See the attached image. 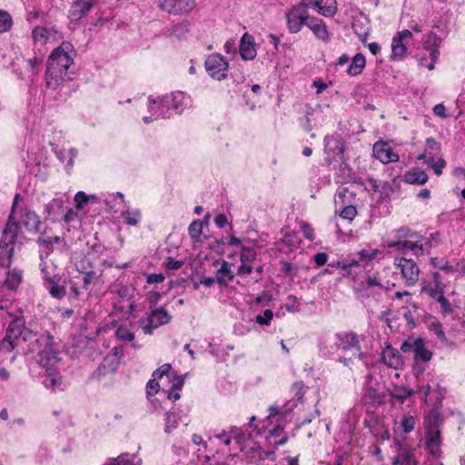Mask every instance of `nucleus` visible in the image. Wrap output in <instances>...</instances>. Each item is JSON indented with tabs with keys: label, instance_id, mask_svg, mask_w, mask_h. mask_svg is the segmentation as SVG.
I'll return each instance as SVG.
<instances>
[{
	"label": "nucleus",
	"instance_id": "aec40b11",
	"mask_svg": "<svg viewBox=\"0 0 465 465\" xmlns=\"http://www.w3.org/2000/svg\"><path fill=\"white\" fill-rule=\"evenodd\" d=\"M306 26L313 33L317 39L324 43H328L331 40V33L322 19L311 16Z\"/></svg>",
	"mask_w": 465,
	"mask_h": 465
},
{
	"label": "nucleus",
	"instance_id": "680f3d73",
	"mask_svg": "<svg viewBox=\"0 0 465 465\" xmlns=\"http://www.w3.org/2000/svg\"><path fill=\"white\" fill-rule=\"evenodd\" d=\"M272 317H273L272 311L267 309L262 314H258L255 317V322L259 325H267V326H269L271 324Z\"/></svg>",
	"mask_w": 465,
	"mask_h": 465
},
{
	"label": "nucleus",
	"instance_id": "de8ad7c7",
	"mask_svg": "<svg viewBox=\"0 0 465 465\" xmlns=\"http://www.w3.org/2000/svg\"><path fill=\"white\" fill-rule=\"evenodd\" d=\"M159 101V108L157 112V115H161V118H169L173 115V109L172 107H169L168 103H171L169 101V95H163L162 97L158 98Z\"/></svg>",
	"mask_w": 465,
	"mask_h": 465
},
{
	"label": "nucleus",
	"instance_id": "69168bd1",
	"mask_svg": "<svg viewBox=\"0 0 465 465\" xmlns=\"http://www.w3.org/2000/svg\"><path fill=\"white\" fill-rule=\"evenodd\" d=\"M427 367H428V363L420 362V361H413L412 374L416 378H419V377H420L424 373V371H426Z\"/></svg>",
	"mask_w": 465,
	"mask_h": 465
},
{
	"label": "nucleus",
	"instance_id": "c03bdc74",
	"mask_svg": "<svg viewBox=\"0 0 465 465\" xmlns=\"http://www.w3.org/2000/svg\"><path fill=\"white\" fill-rule=\"evenodd\" d=\"M42 63L43 59L38 56H34L26 60L25 67L27 71V77L32 81L34 80L35 76L38 74Z\"/></svg>",
	"mask_w": 465,
	"mask_h": 465
},
{
	"label": "nucleus",
	"instance_id": "4d7b16f0",
	"mask_svg": "<svg viewBox=\"0 0 465 465\" xmlns=\"http://www.w3.org/2000/svg\"><path fill=\"white\" fill-rule=\"evenodd\" d=\"M75 208L83 210L85 205L90 203V197L84 192H77L74 198Z\"/></svg>",
	"mask_w": 465,
	"mask_h": 465
},
{
	"label": "nucleus",
	"instance_id": "ea45409f",
	"mask_svg": "<svg viewBox=\"0 0 465 465\" xmlns=\"http://www.w3.org/2000/svg\"><path fill=\"white\" fill-rule=\"evenodd\" d=\"M235 263H222V267L218 270L216 274V282L220 284H227L231 282L233 277V272L232 267H234Z\"/></svg>",
	"mask_w": 465,
	"mask_h": 465
},
{
	"label": "nucleus",
	"instance_id": "4468645a",
	"mask_svg": "<svg viewBox=\"0 0 465 465\" xmlns=\"http://www.w3.org/2000/svg\"><path fill=\"white\" fill-rule=\"evenodd\" d=\"M412 33L411 30H402L398 32L391 40V60H402L406 56V42L411 39Z\"/></svg>",
	"mask_w": 465,
	"mask_h": 465
},
{
	"label": "nucleus",
	"instance_id": "37998d69",
	"mask_svg": "<svg viewBox=\"0 0 465 465\" xmlns=\"http://www.w3.org/2000/svg\"><path fill=\"white\" fill-rule=\"evenodd\" d=\"M53 35V32L45 26H36L32 31V38L35 43L45 44Z\"/></svg>",
	"mask_w": 465,
	"mask_h": 465
},
{
	"label": "nucleus",
	"instance_id": "8fccbe9b",
	"mask_svg": "<svg viewBox=\"0 0 465 465\" xmlns=\"http://www.w3.org/2000/svg\"><path fill=\"white\" fill-rule=\"evenodd\" d=\"M419 392L423 394L425 398L429 397L430 394L435 393L437 401H440L444 397V391L437 384L435 388H432L431 385L427 384L424 387L419 389Z\"/></svg>",
	"mask_w": 465,
	"mask_h": 465
},
{
	"label": "nucleus",
	"instance_id": "7ed1b4c3",
	"mask_svg": "<svg viewBox=\"0 0 465 465\" xmlns=\"http://www.w3.org/2000/svg\"><path fill=\"white\" fill-rule=\"evenodd\" d=\"M38 345L37 361L45 370L43 384L53 391H63L62 378L58 373L60 350L50 334H41L36 340Z\"/></svg>",
	"mask_w": 465,
	"mask_h": 465
},
{
	"label": "nucleus",
	"instance_id": "f03ea898",
	"mask_svg": "<svg viewBox=\"0 0 465 465\" xmlns=\"http://www.w3.org/2000/svg\"><path fill=\"white\" fill-rule=\"evenodd\" d=\"M75 51L70 43L64 42L54 48L47 60L45 74L46 88L55 91L74 79L75 74Z\"/></svg>",
	"mask_w": 465,
	"mask_h": 465
},
{
	"label": "nucleus",
	"instance_id": "393cba45",
	"mask_svg": "<svg viewBox=\"0 0 465 465\" xmlns=\"http://www.w3.org/2000/svg\"><path fill=\"white\" fill-rule=\"evenodd\" d=\"M336 333L324 334L319 340V350L323 357H331L339 351L338 339Z\"/></svg>",
	"mask_w": 465,
	"mask_h": 465
},
{
	"label": "nucleus",
	"instance_id": "423d86ee",
	"mask_svg": "<svg viewBox=\"0 0 465 465\" xmlns=\"http://www.w3.org/2000/svg\"><path fill=\"white\" fill-rule=\"evenodd\" d=\"M425 426V448L428 453L439 458L441 454V436L440 430V419L437 415L428 417L424 421Z\"/></svg>",
	"mask_w": 465,
	"mask_h": 465
},
{
	"label": "nucleus",
	"instance_id": "a211bd4d",
	"mask_svg": "<svg viewBox=\"0 0 465 465\" xmlns=\"http://www.w3.org/2000/svg\"><path fill=\"white\" fill-rule=\"evenodd\" d=\"M96 0H76L73 3L69 15L71 22H77L84 17L92 7L95 5Z\"/></svg>",
	"mask_w": 465,
	"mask_h": 465
},
{
	"label": "nucleus",
	"instance_id": "0eeeda50",
	"mask_svg": "<svg viewBox=\"0 0 465 465\" xmlns=\"http://www.w3.org/2000/svg\"><path fill=\"white\" fill-rule=\"evenodd\" d=\"M401 351L404 353H412L414 361L429 363L433 353L425 346V341L421 338L409 337L401 346Z\"/></svg>",
	"mask_w": 465,
	"mask_h": 465
},
{
	"label": "nucleus",
	"instance_id": "3c124183",
	"mask_svg": "<svg viewBox=\"0 0 465 465\" xmlns=\"http://www.w3.org/2000/svg\"><path fill=\"white\" fill-rule=\"evenodd\" d=\"M14 22L11 15L0 9V34L9 32L13 27Z\"/></svg>",
	"mask_w": 465,
	"mask_h": 465
},
{
	"label": "nucleus",
	"instance_id": "6e6552de",
	"mask_svg": "<svg viewBox=\"0 0 465 465\" xmlns=\"http://www.w3.org/2000/svg\"><path fill=\"white\" fill-rule=\"evenodd\" d=\"M307 8V4L301 3L293 5L286 13V24L291 34H297L302 30L303 25H307L311 17Z\"/></svg>",
	"mask_w": 465,
	"mask_h": 465
},
{
	"label": "nucleus",
	"instance_id": "412c9836",
	"mask_svg": "<svg viewBox=\"0 0 465 465\" xmlns=\"http://www.w3.org/2000/svg\"><path fill=\"white\" fill-rule=\"evenodd\" d=\"M381 361L389 368L399 370L403 365V359L401 352L393 347L386 346L381 353Z\"/></svg>",
	"mask_w": 465,
	"mask_h": 465
},
{
	"label": "nucleus",
	"instance_id": "c85d7f7f",
	"mask_svg": "<svg viewBox=\"0 0 465 465\" xmlns=\"http://www.w3.org/2000/svg\"><path fill=\"white\" fill-rule=\"evenodd\" d=\"M210 214L207 213L203 220H193L188 227V234L192 240V242L195 245L202 242V234L204 226L208 225V219Z\"/></svg>",
	"mask_w": 465,
	"mask_h": 465
},
{
	"label": "nucleus",
	"instance_id": "6e6d98bb",
	"mask_svg": "<svg viewBox=\"0 0 465 465\" xmlns=\"http://www.w3.org/2000/svg\"><path fill=\"white\" fill-rule=\"evenodd\" d=\"M256 256V251L252 246H241V261L240 262H253Z\"/></svg>",
	"mask_w": 465,
	"mask_h": 465
},
{
	"label": "nucleus",
	"instance_id": "49530a36",
	"mask_svg": "<svg viewBox=\"0 0 465 465\" xmlns=\"http://www.w3.org/2000/svg\"><path fill=\"white\" fill-rule=\"evenodd\" d=\"M392 465H418V461L410 452H401L392 460Z\"/></svg>",
	"mask_w": 465,
	"mask_h": 465
},
{
	"label": "nucleus",
	"instance_id": "f3484780",
	"mask_svg": "<svg viewBox=\"0 0 465 465\" xmlns=\"http://www.w3.org/2000/svg\"><path fill=\"white\" fill-rule=\"evenodd\" d=\"M338 339L339 350L344 351H355L361 356V346L358 335L354 332H337L336 338Z\"/></svg>",
	"mask_w": 465,
	"mask_h": 465
},
{
	"label": "nucleus",
	"instance_id": "0e129e2a",
	"mask_svg": "<svg viewBox=\"0 0 465 465\" xmlns=\"http://www.w3.org/2000/svg\"><path fill=\"white\" fill-rule=\"evenodd\" d=\"M356 214H357L356 208L352 205H348V206L343 207L340 213V216L342 219H346L349 221L353 220V218L356 216Z\"/></svg>",
	"mask_w": 465,
	"mask_h": 465
},
{
	"label": "nucleus",
	"instance_id": "9d476101",
	"mask_svg": "<svg viewBox=\"0 0 465 465\" xmlns=\"http://www.w3.org/2000/svg\"><path fill=\"white\" fill-rule=\"evenodd\" d=\"M306 391V387L302 381H295L292 385V391L296 397V401H291L288 403V407L282 410H279L277 407H270V414L266 418V422H270L272 424L273 420L276 419V421L279 422L281 419L285 418L286 414L294 407L297 406V401H300Z\"/></svg>",
	"mask_w": 465,
	"mask_h": 465
},
{
	"label": "nucleus",
	"instance_id": "dca6fc26",
	"mask_svg": "<svg viewBox=\"0 0 465 465\" xmlns=\"http://www.w3.org/2000/svg\"><path fill=\"white\" fill-rule=\"evenodd\" d=\"M373 156L383 164L396 163L400 160L398 153H394L388 143L379 141L373 144Z\"/></svg>",
	"mask_w": 465,
	"mask_h": 465
},
{
	"label": "nucleus",
	"instance_id": "39448f33",
	"mask_svg": "<svg viewBox=\"0 0 465 465\" xmlns=\"http://www.w3.org/2000/svg\"><path fill=\"white\" fill-rule=\"evenodd\" d=\"M41 335L25 328V321L22 317H15L8 325L5 337L0 341V358L2 361L6 356L17 346L18 341L22 339L25 342H29V351H35L38 350L36 340Z\"/></svg>",
	"mask_w": 465,
	"mask_h": 465
},
{
	"label": "nucleus",
	"instance_id": "c756f323",
	"mask_svg": "<svg viewBox=\"0 0 465 465\" xmlns=\"http://www.w3.org/2000/svg\"><path fill=\"white\" fill-rule=\"evenodd\" d=\"M401 269L402 277L405 279L407 285H414L420 275V269L417 263H396Z\"/></svg>",
	"mask_w": 465,
	"mask_h": 465
},
{
	"label": "nucleus",
	"instance_id": "2f4dec72",
	"mask_svg": "<svg viewBox=\"0 0 465 465\" xmlns=\"http://www.w3.org/2000/svg\"><path fill=\"white\" fill-rule=\"evenodd\" d=\"M102 203L115 213H121V211L126 207L124 194L122 193L103 195Z\"/></svg>",
	"mask_w": 465,
	"mask_h": 465
},
{
	"label": "nucleus",
	"instance_id": "338daca9",
	"mask_svg": "<svg viewBox=\"0 0 465 465\" xmlns=\"http://www.w3.org/2000/svg\"><path fill=\"white\" fill-rule=\"evenodd\" d=\"M300 229L305 238H307L310 241H312L314 238L313 234V229L308 223L301 222L300 223Z\"/></svg>",
	"mask_w": 465,
	"mask_h": 465
},
{
	"label": "nucleus",
	"instance_id": "79ce46f5",
	"mask_svg": "<svg viewBox=\"0 0 465 465\" xmlns=\"http://www.w3.org/2000/svg\"><path fill=\"white\" fill-rule=\"evenodd\" d=\"M23 279V273L21 270L16 268L9 270L5 279V285L8 289L15 291L18 288Z\"/></svg>",
	"mask_w": 465,
	"mask_h": 465
},
{
	"label": "nucleus",
	"instance_id": "9b49d317",
	"mask_svg": "<svg viewBox=\"0 0 465 465\" xmlns=\"http://www.w3.org/2000/svg\"><path fill=\"white\" fill-rule=\"evenodd\" d=\"M195 5V0H158L162 11L174 15L189 14Z\"/></svg>",
	"mask_w": 465,
	"mask_h": 465
},
{
	"label": "nucleus",
	"instance_id": "a878e982",
	"mask_svg": "<svg viewBox=\"0 0 465 465\" xmlns=\"http://www.w3.org/2000/svg\"><path fill=\"white\" fill-rule=\"evenodd\" d=\"M384 394L373 384L364 385L361 401L365 405H378L383 401Z\"/></svg>",
	"mask_w": 465,
	"mask_h": 465
},
{
	"label": "nucleus",
	"instance_id": "58836bf2",
	"mask_svg": "<svg viewBox=\"0 0 465 465\" xmlns=\"http://www.w3.org/2000/svg\"><path fill=\"white\" fill-rule=\"evenodd\" d=\"M65 281V277L63 276L62 278H60L59 281H53L45 285L52 297L56 299H62L65 295V288L63 285V283H64Z\"/></svg>",
	"mask_w": 465,
	"mask_h": 465
},
{
	"label": "nucleus",
	"instance_id": "2eb2a0df",
	"mask_svg": "<svg viewBox=\"0 0 465 465\" xmlns=\"http://www.w3.org/2000/svg\"><path fill=\"white\" fill-rule=\"evenodd\" d=\"M230 434L234 439L235 443L239 446L242 452L250 449L252 451H258L259 447L252 440L251 434L236 426L230 427Z\"/></svg>",
	"mask_w": 465,
	"mask_h": 465
},
{
	"label": "nucleus",
	"instance_id": "a19ab883",
	"mask_svg": "<svg viewBox=\"0 0 465 465\" xmlns=\"http://www.w3.org/2000/svg\"><path fill=\"white\" fill-rule=\"evenodd\" d=\"M366 64V60L363 54H357L352 58L348 69L347 74L351 76H356L361 74Z\"/></svg>",
	"mask_w": 465,
	"mask_h": 465
},
{
	"label": "nucleus",
	"instance_id": "e2e57ef3",
	"mask_svg": "<svg viewBox=\"0 0 465 465\" xmlns=\"http://www.w3.org/2000/svg\"><path fill=\"white\" fill-rule=\"evenodd\" d=\"M63 220L66 223H73V226L81 225V221L78 217V213L73 209H70L66 212V213L63 217Z\"/></svg>",
	"mask_w": 465,
	"mask_h": 465
},
{
	"label": "nucleus",
	"instance_id": "1a4fd4ad",
	"mask_svg": "<svg viewBox=\"0 0 465 465\" xmlns=\"http://www.w3.org/2000/svg\"><path fill=\"white\" fill-rule=\"evenodd\" d=\"M204 66L208 75L214 80L222 81L228 76L229 63L218 53L209 54L205 59Z\"/></svg>",
	"mask_w": 465,
	"mask_h": 465
},
{
	"label": "nucleus",
	"instance_id": "864d4df0",
	"mask_svg": "<svg viewBox=\"0 0 465 465\" xmlns=\"http://www.w3.org/2000/svg\"><path fill=\"white\" fill-rule=\"evenodd\" d=\"M416 423L417 420L414 416L404 414L401 418L400 428L404 433H410L415 429Z\"/></svg>",
	"mask_w": 465,
	"mask_h": 465
},
{
	"label": "nucleus",
	"instance_id": "bb28decb",
	"mask_svg": "<svg viewBox=\"0 0 465 465\" xmlns=\"http://www.w3.org/2000/svg\"><path fill=\"white\" fill-rule=\"evenodd\" d=\"M180 422H184L185 425L188 424V419L186 415H183L182 411L177 408H173L165 414V433H171L173 430H175Z\"/></svg>",
	"mask_w": 465,
	"mask_h": 465
},
{
	"label": "nucleus",
	"instance_id": "72a5a7b5",
	"mask_svg": "<svg viewBox=\"0 0 465 465\" xmlns=\"http://www.w3.org/2000/svg\"><path fill=\"white\" fill-rule=\"evenodd\" d=\"M428 179V174L419 168H411L407 171L402 177L404 183L417 185L425 184Z\"/></svg>",
	"mask_w": 465,
	"mask_h": 465
},
{
	"label": "nucleus",
	"instance_id": "603ef678",
	"mask_svg": "<svg viewBox=\"0 0 465 465\" xmlns=\"http://www.w3.org/2000/svg\"><path fill=\"white\" fill-rule=\"evenodd\" d=\"M381 253V251L372 248L371 246H367L365 248H362L358 252V254L360 258L364 262H371L378 258V254ZM382 257H379V259H381Z\"/></svg>",
	"mask_w": 465,
	"mask_h": 465
},
{
	"label": "nucleus",
	"instance_id": "f257e3e1",
	"mask_svg": "<svg viewBox=\"0 0 465 465\" xmlns=\"http://www.w3.org/2000/svg\"><path fill=\"white\" fill-rule=\"evenodd\" d=\"M17 199L18 194L14 199L8 221L0 239V262H11L17 247L18 237L24 231L35 233L41 225L39 216L35 212L28 209L16 210Z\"/></svg>",
	"mask_w": 465,
	"mask_h": 465
},
{
	"label": "nucleus",
	"instance_id": "09e8293b",
	"mask_svg": "<svg viewBox=\"0 0 465 465\" xmlns=\"http://www.w3.org/2000/svg\"><path fill=\"white\" fill-rule=\"evenodd\" d=\"M412 393H413V391L411 389H409L404 386H398V387H394V389L391 391L390 395L392 399H396L400 402L402 403Z\"/></svg>",
	"mask_w": 465,
	"mask_h": 465
},
{
	"label": "nucleus",
	"instance_id": "cd10ccee",
	"mask_svg": "<svg viewBox=\"0 0 465 465\" xmlns=\"http://www.w3.org/2000/svg\"><path fill=\"white\" fill-rule=\"evenodd\" d=\"M169 101L172 103L173 112L181 114L190 104V96L185 93L177 91L168 94Z\"/></svg>",
	"mask_w": 465,
	"mask_h": 465
},
{
	"label": "nucleus",
	"instance_id": "6ab92c4d",
	"mask_svg": "<svg viewBox=\"0 0 465 465\" xmlns=\"http://www.w3.org/2000/svg\"><path fill=\"white\" fill-rule=\"evenodd\" d=\"M170 319L171 316L164 308H157L151 312L148 317V324L143 329L146 333H151L152 329H156L161 325L168 323Z\"/></svg>",
	"mask_w": 465,
	"mask_h": 465
},
{
	"label": "nucleus",
	"instance_id": "f704fd0d",
	"mask_svg": "<svg viewBox=\"0 0 465 465\" xmlns=\"http://www.w3.org/2000/svg\"><path fill=\"white\" fill-rule=\"evenodd\" d=\"M65 200L63 197L54 198L45 206L44 213L46 215V219L55 222L57 216L61 213L64 208Z\"/></svg>",
	"mask_w": 465,
	"mask_h": 465
},
{
	"label": "nucleus",
	"instance_id": "13d9d810",
	"mask_svg": "<svg viewBox=\"0 0 465 465\" xmlns=\"http://www.w3.org/2000/svg\"><path fill=\"white\" fill-rule=\"evenodd\" d=\"M120 363L119 360H111L108 362H105V358L104 359V361L99 365L98 371H103V373L106 372H114L116 371L118 365Z\"/></svg>",
	"mask_w": 465,
	"mask_h": 465
},
{
	"label": "nucleus",
	"instance_id": "473e14b6",
	"mask_svg": "<svg viewBox=\"0 0 465 465\" xmlns=\"http://www.w3.org/2000/svg\"><path fill=\"white\" fill-rule=\"evenodd\" d=\"M60 242L61 238L59 236H40L38 239L40 259H46L48 255L53 252L54 243H58Z\"/></svg>",
	"mask_w": 465,
	"mask_h": 465
},
{
	"label": "nucleus",
	"instance_id": "f8f14e48",
	"mask_svg": "<svg viewBox=\"0 0 465 465\" xmlns=\"http://www.w3.org/2000/svg\"><path fill=\"white\" fill-rule=\"evenodd\" d=\"M301 239L295 232H286L281 241L275 242V252H278L280 255L275 254L276 259L280 262H285L282 254L289 255L300 244ZM274 252V248L272 249Z\"/></svg>",
	"mask_w": 465,
	"mask_h": 465
},
{
	"label": "nucleus",
	"instance_id": "5fc2aeb1",
	"mask_svg": "<svg viewBox=\"0 0 465 465\" xmlns=\"http://www.w3.org/2000/svg\"><path fill=\"white\" fill-rule=\"evenodd\" d=\"M115 335L118 340L131 341L134 339V333L125 325H121L117 328Z\"/></svg>",
	"mask_w": 465,
	"mask_h": 465
},
{
	"label": "nucleus",
	"instance_id": "4be33fe9",
	"mask_svg": "<svg viewBox=\"0 0 465 465\" xmlns=\"http://www.w3.org/2000/svg\"><path fill=\"white\" fill-rule=\"evenodd\" d=\"M307 5L325 17H332L338 10L336 0H312Z\"/></svg>",
	"mask_w": 465,
	"mask_h": 465
},
{
	"label": "nucleus",
	"instance_id": "a18cd8bd",
	"mask_svg": "<svg viewBox=\"0 0 465 465\" xmlns=\"http://www.w3.org/2000/svg\"><path fill=\"white\" fill-rule=\"evenodd\" d=\"M147 107H148L150 115L143 117V121L144 124H150V123L161 118V115H157L158 108L160 107L158 99H153L152 97H149Z\"/></svg>",
	"mask_w": 465,
	"mask_h": 465
},
{
	"label": "nucleus",
	"instance_id": "b1692460",
	"mask_svg": "<svg viewBox=\"0 0 465 465\" xmlns=\"http://www.w3.org/2000/svg\"><path fill=\"white\" fill-rule=\"evenodd\" d=\"M239 52L243 60H253L255 58L257 52L254 44V37L252 35L245 33L242 36Z\"/></svg>",
	"mask_w": 465,
	"mask_h": 465
},
{
	"label": "nucleus",
	"instance_id": "4c0bfd02",
	"mask_svg": "<svg viewBox=\"0 0 465 465\" xmlns=\"http://www.w3.org/2000/svg\"><path fill=\"white\" fill-rule=\"evenodd\" d=\"M121 217L124 223L131 226H136L142 220L141 211L138 208H130L126 206L121 211Z\"/></svg>",
	"mask_w": 465,
	"mask_h": 465
},
{
	"label": "nucleus",
	"instance_id": "e433bc0d",
	"mask_svg": "<svg viewBox=\"0 0 465 465\" xmlns=\"http://www.w3.org/2000/svg\"><path fill=\"white\" fill-rule=\"evenodd\" d=\"M142 460L134 454L123 453L116 458L110 459L104 465H141Z\"/></svg>",
	"mask_w": 465,
	"mask_h": 465
},
{
	"label": "nucleus",
	"instance_id": "052dcab7",
	"mask_svg": "<svg viewBox=\"0 0 465 465\" xmlns=\"http://www.w3.org/2000/svg\"><path fill=\"white\" fill-rule=\"evenodd\" d=\"M81 276V281L83 282V288L87 289L88 285L98 277L95 272H82L79 269H76Z\"/></svg>",
	"mask_w": 465,
	"mask_h": 465
},
{
	"label": "nucleus",
	"instance_id": "7c9ffc66",
	"mask_svg": "<svg viewBox=\"0 0 465 465\" xmlns=\"http://www.w3.org/2000/svg\"><path fill=\"white\" fill-rule=\"evenodd\" d=\"M262 428L265 429V425H263ZM266 430H268V433L265 435V438L270 445L276 447L286 443L287 436L283 431V428L280 424H277L271 429L266 428Z\"/></svg>",
	"mask_w": 465,
	"mask_h": 465
},
{
	"label": "nucleus",
	"instance_id": "bf43d9fd",
	"mask_svg": "<svg viewBox=\"0 0 465 465\" xmlns=\"http://www.w3.org/2000/svg\"><path fill=\"white\" fill-rule=\"evenodd\" d=\"M427 164H430L431 168L436 175H440L442 173V170L446 166V161L442 158H439L436 162H434L433 157H429L426 161Z\"/></svg>",
	"mask_w": 465,
	"mask_h": 465
},
{
	"label": "nucleus",
	"instance_id": "5701e85b",
	"mask_svg": "<svg viewBox=\"0 0 465 465\" xmlns=\"http://www.w3.org/2000/svg\"><path fill=\"white\" fill-rule=\"evenodd\" d=\"M433 282L431 283L427 284L421 290L422 292H426L429 296L438 301L444 295V291L446 285L441 282V277L440 272H435L432 273Z\"/></svg>",
	"mask_w": 465,
	"mask_h": 465
},
{
	"label": "nucleus",
	"instance_id": "c9c22d12",
	"mask_svg": "<svg viewBox=\"0 0 465 465\" xmlns=\"http://www.w3.org/2000/svg\"><path fill=\"white\" fill-rule=\"evenodd\" d=\"M41 272L45 284L53 281H59L60 278L64 276L63 273L58 272V268L55 263H44L41 268Z\"/></svg>",
	"mask_w": 465,
	"mask_h": 465
},
{
	"label": "nucleus",
	"instance_id": "774afa93",
	"mask_svg": "<svg viewBox=\"0 0 465 465\" xmlns=\"http://www.w3.org/2000/svg\"><path fill=\"white\" fill-rule=\"evenodd\" d=\"M171 371V365L168 363L163 364L157 370H155L153 373V377L155 380L163 378L164 375L169 376Z\"/></svg>",
	"mask_w": 465,
	"mask_h": 465
},
{
	"label": "nucleus",
	"instance_id": "20e7f679",
	"mask_svg": "<svg viewBox=\"0 0 465 465\" xmlns=\"http://www.w3.org/2000/svg\"><path fill=\"white\" fill-rule=\"evenodd\" d=\"M396 236L398 241L388 242V247L393 248L404 255L400 262H413L412 256L418 258L429 250V240L418 235L408 227L399 228L396 231Z\"/></svg>",
	"mask_w": 465,
	"mask_h": 465
},
{
	"label": "nucleus",
	"instance_id": "ddd939ff",
	"mask_svg": "<svg viewBox=\"0 0 465 465\" xmlns=\"http://www.w3.org/2000/svg\"><path fill=\"white\" fill-rule=\"evenodd\" d=\"M325 160L328 163L341 158L344 153V143L339 134L326 136L324 139Z\"/></svg>",
	"mask_w": 465,
	"mask_h": 465
}]
</instances>
